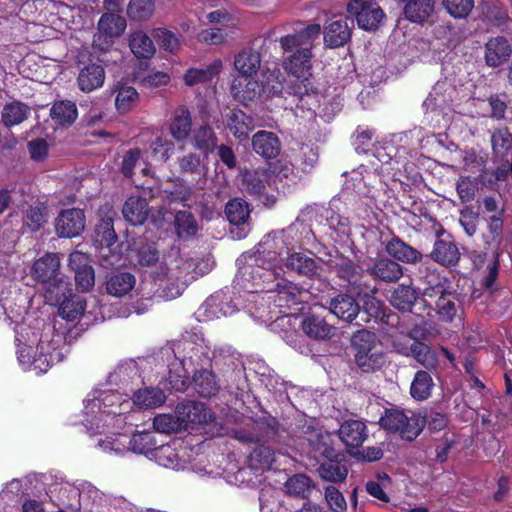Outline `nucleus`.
Segmentation results:
<instances>
[{"label": "nucleus", "mask_w": 512, "mask_h": 512, "mask_svg": "<svg viewBox=\"0 0 512 512\" xmlns=\"http://www.w3.org/2000/svg\"><path fill=\"white\" fill-rule=\"evenodd\" d=\"M320 32L319 24H310L294 34H288L279 39L281 48L287 54L283 66L289 74H311V50Z\"/></svg>", "instance_id": "f257e3e1"}, {"label": "nucleus", "mask_w": 512, "mask_h": 512, "mask_svg": "<svg viewBox=\"0 0 512 512\" xmlns=\"http://www.w3.org/2000/svg\"><path fill=\"white\" fill-rule=\"evenodd\" d=\"M380 426L389 432H398L405 441H414L423 431L426 420L420 413L408 416L404 410L398 408H386L379 420Z\"/></svg>", "instance_id": "f03ea898"}, {"label": "nucleus", "mask_w": 512, "mask_h": 512, "mask_svg": "<svg viewBox=\"0 0 512 512\" xmlns=\"http://www.w3.org/2000/svg\"><path fill=\"white\" fill-rule=\"evenodd\" d=\"M46 297L59 304V315L68 321H74L83 315L86 308V300L73 293L70 282H60V286L46 288Z\"/></svg>", "instance_id": "7ed1b4c3"}, {"label": "nucleus", "mask_w": 512, "mask_h": 512, "mask_svg": "<svg viewBox=\"0 0 512 512\" xmlns=\"http://www.w3.org/2000/svg\"><path fill=\"white\" fill-rule=\"evenodd\" d=\"M239 274L247 282L245 289L252 293H271L281 278L277 269L253 262L239 268Z\"/></svg>", "instance_id": "20e7f679"}, {"label": "nucleus", "mask_w": 512, "mask_h": 512, "mask_svg": "<svg viewBox=\"0 0 512 512\" xmlns=\"http://www.w3.org/2000/svg\"><path fill=\"white\" fill-rule=\"evenodd\" d=\"M301 437L307 441L310 455L317 461L325 457H336L338 451L334 448L331 433L322 430L313 424L305 422L299 426Z\"/></svg>", "instance_id": "39448f33"}, {"label": "nucleus", "mask_w": 512, "mask_h": 512, "mask_svg": "<svg viewBox=\"0 0 512 512\" xmlns=\"http://www.w3.org/2000/svg\"><path fill=\"white\" fill-rule=\"evenodd\" d=\"M206 159L196 152H188L179 156L176 165L180 178L186 180L196 189H203L209 170Z\"/></svg>", "instance_id": "423d86ee"}, {"label": "nucleus", "mask_w": 512, "mask_h": 512, "mask_svg": "<svg viewBox=\"0 0 512 512\" xmlns=\"http://www.w3.org/2000/svg\"><path fill=\"white\" fill-rule=\"evenodd\" d=\"M60 266L59 255L48 252L33 263L30 275L35 281L47 284V288L60 286V282H66L61 276Z\"/></svg>", "instance_id": "0eeeda50"}, {"label": "nucleus", "mask_w": 512, "mask_h": 512, "mask_svg": "<svg viewBox=\"0 0 512 512\" xmlns=\"http://www.w3.org/2000/svg\"><path fill=\"white\" fill-rule=\"evenodd\" d=\"M347 11L355 16L358 26L366 31L378 29L385 16L383 10L376 3L363 0H350L347 4Z\"/></svg>", "instance_id": "6e6552de"}, {"label": "nucleus", "mask_w": 512, "mask_h": 512, "mask_svg": "<svg viewBox=\"0 0 512 512\" xmlns=\"http://www.w3.org/2000/svg\"><path fill=\"white\" fill-rule=\"evenodd\" d=\"M77 67V85L82 92L90 93L103 86L105 70L98 59L89 57L87 60H79Z\"/></svg>", "instance_id": "1a4fd4ad"}, {"label": "nucleus", "mask_w": 512, "mask_h": 512, "mask_svg": "<svg viewBox=\"0 0 512 512\" xmlns=\"http://www.w3.org/2000/svg\"><path fill=\"white\" fill-rule=\"evenodd\" d=\"M193 188L190 183L180 177L168 178L160 186L150 188L149 195L150 197H162L169 204L182 203L191 199Z\"/></svg>", "instance_id": "9d476101"}, {"label": "nucleus", "mask_w": 512, "mask_h": 512, "mask_svg": "<svg viewBox=\"0 0 512 512\" xmlns=\"http://www.w3.org/2000/svg\"><path fill=\"white\" fill-rule=\"evenodd\" d=\"M69 267L74 271L78 291L88 292L95 284V272L86 253L74 251L69 255Z\"/></svg>", "instance_id": "9b49d317"}, {"label": "nucleus", "mask_w": 512, "mask_h": 512, "mask_svg": "<svg viewBox=\"0 0 512 512\" xmlns=\"http://www.w3.org/2000/svg\"><path fill=\"white\" fill-rule=\"evenodd\" d=\"M86 217L80 208L62 210L55 219V231L61 238L79 236L85 229Z\"/></svg>", "instance_id": "f8f14e48"}, {"label": "nucleus", "mask_w": 512, "mask_h": 512, "mask_svg": "<svg viewBox=\"0 0 512 512\" xmlns=\"http://www.w3.org/2000/svg\"><path fill=\"white\" fill-rule=\"evenodd\" d=\"M327 266L340 280L346 282L349 286L360 287L365 271L361 265L349 257L337 254L334 258L328 260Z\"/></svg>", "instance_id": "ddd939ff"}, {"label": "nucleus", "mask_w": 512, "mask_h": 512, "mask_svg": "<svg viewBox=\"0 0 512 512\" xmlns=\"http://www.w3.org/2000/svg\"><path fill=\"white\" fill-rule=\"evenodd\" d=\"M100 219L94 229V242L100 248H111L118 240L114 229L117 213L112 206L106 205L99 211Z\"/></svg>", "instance_id": "4468645a"}, {"label": "nucleus", "mask_w": 512, "mask_h": 512, "mask_svg": "<svg viewBox=\"0 0 512 512\" xmlns=\"http://www.w3.org/2000/svg\"><path fill=\"white\" fill-rule=\"evenodd\" d=\"M383 245L388 256L399 264L415 265L422 262V253L397 235L393 234L389 240L383 242Z\"/></svg>", "instance_id": "2eb2a0df"}, {"label": "nucleus", "mask_w": 512, "mask_h": 512, "mask_svg": "<svg viewBox=\"0 0 512 512\" xmlns=\"http://www.w3.org/2000/svg\"><path fill=\"white\" fill-rule=\"evenodd\" d=\"M282 244L283 241H278L275 239L260 242L256 246L255 252L244 253L242 254V258L246 262H253L277 269V264L281 255V252L278 251V249L282 248Z\"/></svg>", "instance_id": "dca6fc26"}, {"label": "nucleus", "mask_w": 512, "mask_h": 512, "mask_svg": "<svg viewBox=\"0 0 512 512\" xmlns=\"http://www.w3.org/2000/svg\"><path fill=\"white\" fill-rule=\"evenodd\" d=\"M127 27L125 17L116 13H103L97 23L98 41L110 46Z\"/></svg>", "instance_id": "f3484780"}, {"label": "nucleus", "mask_w": 512, "mask_h": 512, "mask_svg": "<svg viewBox=\"0 0 512 512\" xmlns=\"http://www.w3.org/2000/svg\"><path fill=\"white\" fill-rule=\"evenodd\" d=\"M353 19H333L324 29V43L329 48L345 46L352 36Z\"/></svg>", "instance_id": "a211bd4d"}, {"label": "nucleus", "mask_w": 512, "mask_h": 512, "mask_svg": "<svg viewBox=\"0 0 512 512\" xmlns=\"http://www.w3.org/2000/svg\"><path fill=\"white\" fill-rule=\"evenodd\" d=\"M260 90V83L252 79V76H237L230 86L233 99L245 106L255 100H261Z\"/></svg>", "instance_id": "6ab92c4d"}, {"label": "nucleus", "mask_w": 512, "mask_h": 512, "mask_svg": "<svg viewBox=\"0 0 512 512\" xmlns=\"http://www.w3.org/2000/svg\"><path fill=\"white\" fill-rule=\"evenodd\" d=\"M338 435L340 440L345 444L347 451L352 454L351 449L361 447L367 439L368 428L361 420L349 419L341 424Z\"/></svg>", "instance_id": "aec40b11"}, {"label": "nucleus", "mask_w": 512, "mask_h": 512, "mask_svg": "<svg viewBox=\"0 0 512 512\" xmlns=\"http://www.w3.org/2000/svg\"><path fill=\"white\" fill-rule=\"evenodd\" d=\"M284 99L293 98V100H302L305 96H310L318 92L315 86L314 78L311 74H289L285 78Z\"/></svg>", "instance_id": "412c9836"}, {"label": "nucleus", "mask_w": 512, "mask_h": 512, "mask_svg": "<svg viewBox=\"0 0 512 512\" xmlns=\"http://www.w3.org/2000/svg\"><path fill=\"white\" fill-rule=\"evenodd\" d=\"M285 266L289 271L296 273L298 276L311 280L320 277L322 271L321 265L313 257L302 252L289 254L286 258Z\"/></svg>", "instance_id": "4be33fe9"}, {"label": "nucleus", "mask_w": 512, "mask_h": 512, "mask_svg": "<svg viewBox=\"0 0 512 512\" xmlns=\"http://www.w3.org/2000/svg\"><path fill=\"white\" fill-rule=\"evenodd\" d=\"M260 442L284 444L287 438V431L283 425L273 416H262L255 421L254 426Z\"/></svg>", "instance_id": "5701e85b"}, {"label": "nucleus", "mask_w": 512, "mask_h": 512, "mask_svg": "<svg viewBox=\"0 0 512 512\" xmlns=\"http://www.w3.org/2000/svg\"><path fill=\"white\" fill-rule=\"evenodd\" d=\"M367 272L375 280L396 283L403 276V267L390 257H379L368 267Z\"/></svg>", "instance_id": "b1692460"}, {"label": "nucleus", "mask_w": 512, "mask_h": 512, "mask_svg": "<svg viewBox=\"0 0 512 512\" xmlns=\"http://www.w3.org/2000/svg\"><path fill=\"white\" fill-rule=\"evenodd\" d=\"M429 257L437 264L451 268L458 265L460 261V251L457 244L453 240L437 238L434 242Z\"/></svg>", "instance_id": "393cba45"}, {"label": "nucleus", "mask_w": 512, "mask_h": 512, "mask_svg": "<svg viewBox=\"0 0 512 512\" xmlns=\"http://www.w3.org/2000/svg\"><path fill=\"white\" fill-rule=\"evenodd\" d=\"M271 293L274 296H269V299H272L279 308H290L292 305L302 302L301 295L303 289L283 277L280 278V281L277 282L275 289Z\"/></svg>", "instance_id": "a878e982"}, {"label": "nucleus", "mask_w": 512, "mask_h": 512, "mask_svg": "<svg viewBox=\"0 0 512 512\" xmlns=\"http://www.w3.org/2000/svg\"><path fill=\"white\" fill-rule=\"evenodd\" d=\"M218 136L213 127L204 122L193 129L191 134V143L195 150L199 151L204 158L216 151L218 145Z\"/></svg>", "instance_id": "bb28decb"}, {"label": "nucleus", "mask_w": 512, "mask_h": 512, "mask_svg": "<svg viewBox=\"0 0 512 512\" xmlns=\"http://www.w3.org/2000/svg\"><path fill=\"white\" fill-rule=\"evenodd\" d=\"M512 48L503 36L493 37L485 44V63L488 67L497 68L508 61Z\"/></svg>", "instance_id": "cd10ccee"}, {"label": "nucleus", "mask_w": 512, "mask_h": 512, "mask_svg": "<svg viewBox=\"0 0 512 512\" xmlns=\"http://www.w3.org/2000/svg\"><path fill=\"white\" fill-rule=\"evenodd\" d=\"M62 360V352L51 342L40 340L36 346L31 370L37 374L46 373L55 363Z\"/></svg>", "instance_id": "c85d7f7f"}, {"label": "nucleus", "mask_w": 512, "mask_h": 512, "mask_svg": "<svg viewBox=\"0 0 512 512\" xmlns=\"http://www.w3.org/2000/svg\"><path fill=\"white\" fill-rule=\"evenodd\" d=\"M329 310L339 319L351 323L359 316L361 307L353 296L339 293L330 299Z\"/></svg>", "instance_id": "c756f323"}, {"label": "nucleus", "mask_w": 512, "mask_h": 512, "mask_svg": "<svg viewBox=\"0 0 512 512\" xmlns=\"http://www.w3.org/2000/svg\"><path fill=\"white\" fill-rule=\"evenodd\" d=\"M402 13L411 23L423 24L434 13V0H398Z\"/></svg>", "instance_id": "7c9ffc66"}, {"label": "nucleus", "mask_w": 512, "mask_h": 512, "mask_svg": "<svg viewBox=\"0 0 512 512\" xmlns=\"http://www.w3.org/2000/svg\"><path fill=\"white\" fill-rule=\"evenodd\" d=\"M252 147L256 154L266 160H271L279 156L281 142L275 133L261 130L253 135Z\"/></svg>", "instance_id": "2f4dec72"}, {"label": "nucleus", "mask_w": 512, "mask_h": 512, "mask_svg": "<svg viewBox=\"0 0 512 512\" xmlns=\"http://www.w3.org/2000/svg\"><path fill=\"white\" fill-rule=\"evenodd\" d=\"M176 413L182 422L191 424H207L213 419L211 410L205 404L197 401L178 404Z\"/></svg>", "instance_id": "473e14b6"}, {"label": "nucleus", "mask_w": 512, "mask_h": 512, "mask_svg": "<svg viewBox=\"0 0 512 512\" xmlns=\"http://www.w3.org/2000/svg\"><path fill=\"white\" fill-rule=\"evenodd\" d=\"M169 132L177 142H184L192 134V115L188 107H177L172 115Z\"/></svg>", "instance_id": "72a5a7b5"}, {"label": "nucleus", "mask_w": 512, "mask_h": 512, "mask_svg": "<svg viewBox=\"0 0 512 512\" xmlns=\"http://www.w3.org/2000/svg\"><path fill=\"white\" fill-rule=\"evenodd\" d=\"M343 454L338 452L336 457H325L318 466L319 476L328 482L341 483L348 475V467L342 463Z\"/></svg>", "instance_id": "f704fd0d"}, {"label": "nucleus", "mask_w": 512, "mask_h": 512, "mask_svg": "<svg viewBox=\"0 0 512 512\" xmlns=\"http://www.w3.org/2000/svg\"><path fill=\"white\" fill-rule=\"evenodd\" d=\"M149 213V204L147 200L141 196L132 195L128 197L122 207L124 219L134 226L144 224Z\"/></svg>", "instance_id": "c9c22d12"}, {"label": "nucleus", "mask_w": 512, "mask_h": 512, "mask_svg": "<svg viewBox=\"0 0 512 512\" xmlns=\"http://www.w3.org/2000/svg\"><path fill=\"white\" fill-rule=\"evenodd\" d=\"M363 323H368L372 318L383 323H389L391 318H397V315L386 312L384 303L375 296L366 294L363 298V305L359 314Z\"/></svg>", "instance_id": "e433bc0d"}, {"label": "nucleus", "mask_w": 512, "mask_h": 512, "mask_svg": "<svg viewBox=\"0 0 512 512\" xmlns=\"http://www.w3.org/2000/svg\"><path fill=\"white\" fill-rule=\"evenodd\" d=\"M226 126L236 139L244 141L254 127L253 118L240 109H231L226 115Z\"/></svg>", "instance_id": "4c0bfd02"}, {"label": "nucleus", "mask_w": 512, "mask_h": 512, "mask_svg": "<svg viewBox=\"0 0 512 512\" xmlns=\"http://www.w3.org/2000/svg\"><path fill=\"white\" fill-rule=\"evenodd\" d=\"M261 85V101H268L274 98L284 99L285 77L279 70L267 71L263 75Z\"/></svg>", "instance_id": "58836bf2"}, {"label": "nucleus", "mask_w": 512, "mask_h": 512, "mask_svg": "<svg viewBox=\"0 0 512 512\" xmlns=\"http://www.w3.org/2000/svg\"><path fill=\"white\" fill-rule=\"evenodd\" d=\"M314 489V481L302 473L288 477L284 483V491L288 496L302 500H309Z\"/></svg>", "instance_id": "ea45409f"}, {"label": "nucleus", "mask_w": 512, "mask_h": 512, "mask_svg": "<svg viewBox=\"0 0 512 512\" xmlns=\"http://www.w3.org/2000/svg\"><path fill=\"white\" fill-rule=\"evenodd\" d=\"M303 332L314 340H328L334 334V327L318 315H307L301 323Z\"/></svg>", "instance_id": "a19ab883"}, {"label": "nucleus", "mask_w": 512, "mask_h": 512, "mask_svg": "<svg viewBox=\"0 0 512 512\" xmlns=\"http://www.w3.org/2000/svg\"><path fill=\"white\" fill-rule=\"evenodd\" d=\"M435 299V312L438 319L444 323L454 321L458 311V294L451 288L440 294Z\"/></svg>", "instance_id": "79ce46f5"}, {"label": "nucleus", "mask_w": 512, "mask_h": 512, "mask_svg": "<svg viewBox=\"0 0 512 512\" xmlns=\"http://www.w3.org/2000/svg\"><path fill=\"white\" fill-rule=\"evenodd\" d=\"M261 65V54L253 48H244L234 57V67L238 76L256 75Z\"/></svg>", "instance_id": "37998d69"}, {"label": "nucleus", "mask_w": 512, "mask_h": 512, "mask_svg": "<svg viewBox=\"0 0 512 512\" xmlns=\"http://www.w3.org/2000/svg\"><path fill=\"white\" fill-rule=\"evenodd\" d=\"M418 290L412 285L399 284L391 293L390 304L401 312H411L417 299Z\"/></svg>", "instance_id": "c03bdc74"}, {"label": "nucleus", "mask_w": 512, "mask_h": 512, "mask_svg": "<svg viewBox=\"0 0 512 512\" xmlns=\"http://www.w3.org/2000/svg\"><path fill=\"white\" fill-rule=\"evenodd\" d=\"M203 339L194 332H185L181 338L174 344V353L182 357L183 360L193 361L199 358V352L202 349Z\"/></svg>", "instance_id": "a18cd8bd"}, {"label": "nucleus", "mask_w": 512, "mask_h": 512, "mask_svg": "<svg viewBox=\"0 0 512 512\" xmlns=\"http://www.w3.org/2000/svg\"><path fill=\"white\" fill-rule=\"evenodd\" d=\"M50 117L58 126H71L78 117L77 106L70 100H56L50 109Z\"/></svg>", "instance_id": "49530a36"}, {"label": "nucleus", "mask_w": 512, "mask_h": 512, "mask_svg": "<svg viewBox=\"0 0 512 512\" xmlns=\"http://www.w3.org/2000/svg\"><path fill=\"white\" fill-rule=\"evenodd\" d=\"M136 278L129 272H115L106 281L107 294L121 298L128 294L135 286Z\"/></svg>", "instance_id": "de8ad7c7"}, {"label": "nucleus", "mask_w": 512, "mask_h": 512, "mask_svg": "<svg viewBox=\"0 0 512 512\" xmlns=\"http://www.w3.org/2000/svg\"><path fill=\"white\" fill-rule=\"evenodd\" d=\"M48 208L45 203L36 202L29 205L22 216V228L29 232H37L47 222Z\"/></svg>", "instance_id": "09e8293b"}, {"label": "nucleus", "mask_w": 512, "mask_h": 512, "mask_svg": "<svg viewBox=\"0 0 512 512\" xmlns=\"http://www.w3.org/2000/svg\"><path fill=\"white\" fill-rule=\"evenodd\" d=\"M268 173L264 169L246 170L242 174V189L250 196L260 197L266 190Z\"/></svg>", "instance_id": "8fccbe9b"}, {"label": "nucleus", "mask_w": 512, "mask_h": 512, "mask_svg": "<svg viewBox=\"0 0 512 512\" xmlns=\"http://www.w3.org/2000/svg\"><path fill=\"white\" fill-rule=\"evenodd\" d=\"M99 409L107 415H121L130 407V402L123 396L113 390H106L98 398Z\"/></svg>", "instance_id": "3c124183"}, {"label": "nucleus", "mask_w": 512, "mask_h": 512, "mask_svg": "<svg viewBox=\"0 0 512 512\" xmlns=\"http://www.w3.org/2000/svg\"><path fill=\"white\" fill-rule=\"evenodd\" d=\"M129 47L138 59H150L156 52L153 40L142 30H136L130 34Z\"/></svg>", "instance_id": "603ef678"}, {"label": "nucleus", "mask_w": 512, "mask_h": 512, "mask_svg": "<svg viewBox=\"0 0 512 512\" xmlns=\"http://www.w3.org/2000/svg\"><path fill=\"white\" fill-rule=\"evenodd\" d=\"M354 361L362 373L370 374L382 369L386 363V355L381 349H379V347H377L370 352H365L355 356Z\"/></svg>", "instance_id": "864d4df0"}, {"label": "nucleus", "mask_w": 512, "mask_h": 512, "mask_svg": "<svg viewBox=\"0 0 512 512\" xmlns=\"http://www.w3.org/2000/svg\"><path fill=\"white\" fill-rule=\"evenodd\" d=\"M275 451L264 444L257 443L254 449L248 455L249 467L255 470L273 469L275 459Z\"/></svg>", "instance_id": "5fc2aeb1"}, {"label": "nucleus", "mask_w": 512, "mask_h": 512, "mask_svg": "<svg viewBox=\"0 0 512 512\" xmlns=\"http://www.w3.org/2000/svg\"><path fill=\"white\" fill-rule=\"evenodd\" d=\"M216 375L207 369L196 371L193 376L194 388L197 393L205 398L215 396L219 392V384Z\"/></svg>", "instance_id": "6e6d98bb"}, {"label": "nucleus", "mask_w": 512, "mask_h": 512, "mask_svg": "<svg viewBox=\"0 0 512 512\" xmlns=\"http://www.w3.org/2000/svg\"><path fill=\"white\" fill-rule=\"evenodd\" d=\"M434 387V382L430 371L418 370L410 386V395L417 401L428 399Z\"/></svg>", "instance_id": "4d7b16f0"}, {"label": "nucleus", "mask_w": 512, "mask_h": 512, "mask_svg": "<svg viewBox=\"0 0 512 512\" xmlns=\"http://www.w3.org/2000/svg\"><path fill=\"white\" fill-rule=\"evenodd\" d=\"M411 356L422 366L426 371L436 370L438 367V356L436 352L426 343L422 341H414L410 345Z\"/></svg>", "instance_id": "13d9d810"}, {"label": "nucleus", "mask_w": 512, "mask_h": 512, "mask_svg": "<svg viewBox=\"0 0 512 512\" xmlns=\"http://www.w3.org/2000/svg\"><path fill=\"white\" fill-rule=\"evenodd\" d=\"M221 67V61L217 60L206 68H189L183 76L184 83L191 87L210 82L219 73Z\"/></svg>", "instance_id": "bf43d9fd"}, {"label": "nucleus", "mask_w": 512, "mask_h": 512, "mask_svg": "<svg viewBox=\"0 0 512 512\" xmlns=\"http://www.w3.org/2000/svg\"><path fill=\"white\" fill-rule=\"evenodd\" d=\"M493 159L512 157V134L508 128H499L491 135Z\"/></svg>", "instance_id": "052dcab7"}, {"label": "nucleus", "mask_w": 512, "mask_h": 512, "mask_svg": "<svg viewBox=\"0 0 512 512\" xmlns=\"http://www.w3.org/2000/svg\"><path fill=\"white\" fill-rule=\"evenodd\" d=\"M424 281L423 296L429 299H434L451 288L450 280L436 270L429 272Z\"/></svg>", "instance_id": "680f3d73"}, {"label": "nucleus", "mask_w": 512, "mask_h": 512, "mask_svg": "<svg viewBox=\"0 0 512 512\" xmlns=\"http://www.w3.org/2000/svg\"><path fill=\"white\" fill-rule=\"evenodd\" d=\"M29 114L30 108L28 105L19 101H13L4 106L1 115L2 123L6 127L18 125L26 120Z\"/></svg>", "instance_id": "e2e57ef3"}, {"label": "nucleus", "mask_w": 512, "mask_h": 512, "mask_svg": "<svg viewBox=\"0 0 512 512\" xmlns=\"http://www.w3.org/2000/svg\"><path fill=\"white\" fill-rule=\"evenodd\" d=\"M174 227L177 236L183 240L192 238L198 231L194 215L186 210H180L176 213Z\"/></svg>", "instance_id": "0e129e2a"}, {"label": "nucleus", "mask_w": 512, "mask_h": 512, "mask_svg": "<svg viewBox=\"0 0 512 512\" xmlns=\"http://www.w3.org/2000/svg\"><path fill=\"white\" fill-rule=\"evenodd\" d=\"M250 212L249 204L241 198L231 199L225 206L226 217L233 225L246 223L250 217Z\"/></svg>", "instance_id": "69168bd1"}, {"label": "nucleus", "mask_w": 512, "mask_h": 512, "mask_svg": "<svg viewBox=\"0 0 512 512\" xmlns=\"http://www.w3.org/2000/svg\"><path fill=\"white\" fill-rule=\"evenodd\" d=\"M351 346L355 351V357L379 347V340L374 332L367 329H360L352 335Z\"/></svg>", "instance_id": "338daca9"}, {"label": "nucleus", "mask_w": 512, "mask_h": 512, "mask_svg": "<svg viewBox=\"0 0 512 512\" xmlns=\"http://www.w3.org/2000/svg\"><path fill=\"white\" fill-rule=\"evenodd\" d=\"M132 400L135 405L149 409L162 405L165 401V395L158 388H145L135 391Z\"/></svg>", "instance_id": "774afa93"}]
</instances>
